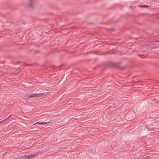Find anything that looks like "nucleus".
Returning <instances> with one entry per match:
<instances>
[{
	"label": "nucleus",
	"mask_w": 159,
	"mask_h": 159,
	"mask_svg": "<svg viewBox=\"0 0 159 159\" xmlns=\"http://www.w3.org/2000/svg\"><path fill=\"white\" fill-rule=\"evenodd\" d=\"M139 7L142 8H145V7H149L150 6L147 5H139Z\"/></svg>",
	"instance_id": "obj_5"
},
{
	"label": "nucleus",
	"mask_w": 159,
	"mask_h": 159,
	"mask_svg": "<svg viewBox=\"0 0 159 159\" xmlns=\"http://www.w3.org/2000/svg\"><path fill=\"white\" fill-rule=\"evenodd\" d=\"M38 154H32L29 156H25L22 157V159H32L37 156Z\"/></svg>",
	"instance_id": "obj_2"
},
{
	"label": "nucleus",
	"mask_w": 159,
	"mask_h": 159,
	"mask_svg": "<svg viewBox=\"0 0 159 159\" xmlns=\"http://www.w3.org/2000/svg\"><path fill=\"white\" fill-rule=\"evenodd\" d=\"M8 116L7 118H6L5 119H4V120H2V121H0V125L2 122H3V121H4L5 120H7L8 118H9V117H10V116Z\"/></svg>",
	"instance_id": "obj_7"
},
{
	"label": "nucleus",
	"mask_w": 159,
	"mask_h": 159,
	"mask_svg": "<svg viewBox=\"0 0 159 159\" xmlns=\"http://www.w3.org/2000/svg\"><path fill=\"white\" fill-rule=\"evenodd\" d=\"M49 123V122H36V123H35V124H42V125H46V124H48Z\"/></svg>",
	"instance_id": "obj_4"
},
{
	"label": "nucleus",
	"mask_w": 159,
	"mask_h": 159,
	"mask_svg": "<svg viewBox=\"0 0 159 159\" xmlns=\"http://www.w3.org/2000/svg\"><path fill=\"white\" fill-rule=\"evenodd\" d=\"M1 72L2 71L1 70H0V72Z\"/></svg>",
	"instance_id": "obj_11"
},
{
	"label": "nucleus",
	"mask_w": 159,
	"mask_h": 159,
	"mask_svg": "<svg viewBox=\"0 0 159 159\" xmlns=\"http://www.w3.org/2000/svg\"><path fill=\"white\" fill-rule=\"evenodd\" d=\"M20 73V72H18L17 73H13L11 74V75H12L16 76L19 74Z\"/></svg>",
	"instance_id": "obj_6"
},
{
	"label": "nucleus",
	"mask_w": 159,
	"mask_h": 159,
	"mask_svg": "<svg viewBox=\"0 0 159 159\" xmlns=\"http://www.w3.org/2000/svg\"><path fill=\"white\" fill-rule=\"evenodd\" d=\"M114 29H113V28H112V29H108V30L110 31H114Z\"/></svg>",
	"instance_id": "obj_8"
},
{
	"label": "nucleus",
	"mask_w": 159,
	"mask_h": 159,
	"mask_svg": "<svg viewBox=\"0 0 159 159\" xmlns=\"http://www.w3.org/2000/svg\"><path fill=\"white\" fill-rule=\"evenodd\" d=\"M107 54V53L106 52H104V53H102L101 54L102 55H106Z\"/></svg>",
	"instance_id": "obj_9"
},
{
	"label": "nucleus",
	"mask_w": 159,
	"mask_h": 159,
	"mask_svg": "<svg viewBox=\"0 0 159 159\" xmlns=\"http://www.w3.org/2000/svg\"><path fill=\"white\" fill-rule=\"evenodd\" d=\"M34 0H30V3L28 5L29 7L32 8L34 7Z\"/></svg>",
	"instance_id": "obj_3"
},
{
	"label": "nucleus",
	"mask_w": 159,
	"mask_h": 159,
	"mask_svg": "<svg viewBox=\"0 0 159 159\" xmlns=\"http://www.w3.org/2000/svg\"><path fill=\"white\" fill-rule=\"evenodd\" d=\"M111 66H115V65L114 64H113V63H112V64H111Z\"/></svg>",
	"instance_id": "obj_10"
},
{
	"label": "nucleus",
	"mask_w": 159,
	"mask_h": 159,
	"mask_svg": "<svg viewBox=\"0 0 159 159\" xmlns=\"http://www.w3.org/2000/svg\"><path fill=\"white\" fill-rule=\"evenodd\" d=\"M48 93L45 92L42 93H33L27 95L28 99L32 98H38L43 97L48 95Z\"/></svg>",
	"instance_id": "obj_1"
}]
</instances>
